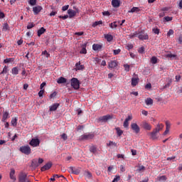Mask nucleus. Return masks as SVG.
Masks as SVG:
<instances>
[{"instance_id":"nucleus-1","label":"nucleus","mask_w":182,"mask_h":182,"mask_svg":"<svg viewBox=\"0 0 182 182\" xmlns=\"http://www.w3.org/2000/svg\"><path fill=\"white\" fill-rule=\"evenodd\" d=\"M18 181L19 182H31V179H29V176L25 172H20L18 174Z\"/></svg>"},{"instance_id":"nucleus-2","label":"nucleus","mask_w":182,"mask_h":182,"mask_svg":"<svg viewBox=\"0 0 182 182\" xmlns=\"http://www.w3.org/2000/svg\"><path fill=\"white\" fill-rule=\"evenodd\" d=\"M20 151H21V153L23 154H26V156H29V154L32 153V149H31V147L28 145L22 146L20 147Z\"/></svg>"},{"instance_id":"nucleus-3","label":"nucleus","mask_w":182,"mask_h":182,"mask_svg":"<svg viewBox=\"0 0 182 182\" xmlns=\"http://www.w3.org/2000/svg\"><path fill=\"white\" fill-rule=\"evenodd\" d=\"M71 86L75 89V90H77L80 87V82H79V80L77 78H72L71 79Z\"/></svg>"},{"instance_id":"nucleus-4","label":"nucleus","mask_w":182,"mask_h":182,"mask_svg":"<svg viewBox=\"0 0 182 182\" xmlns=\"http://www.w3.org/2000/svg\"><path fill=\"white\" fill-rule=\"evenodd\" d=\"M30 146L32 147H39V144H41V140L38 138H33L29 142Z\"/></svg>"},{"instance_id":"nucleus-5","label":"nucleus","mask_w":182,"mask_h":182,"mask_svg":"<svg viewBox=\"0 0 182 182\" xmlns=\"http://www.w3.org/2000/svg\"><path fill=\"white\" fill-rule=\"evenodd\" d=\"M95 137L94 134H85L80 136V140H92Z\"/></svg>"},{"instance_id":"nucleus-6","label":"nucleus","mask_w":182,"mask_h":182,"mask_svg":"<svg viewBox=\"0 0 182 182\" xmlns=\"http://www.w3.org/2000/svg\"><path fill=\"white\" fill-rule=\"evenodd\" d=\"M131 129L133 130L136 134H138V133H140V127L136 123L131 124Z\"/></svg>"},{"instance_id":"nucleus-7","label":"nucleus","mask_w":182,"mask_h":182,"mask_svg":"<svg viewBox=\"0 0 182 182\" xmlns=\"http://www.w3.org/2000/svg\"><path fill=\"white\" fill-rule=\"evenodd\" d=\"M157 133H159V129H154V131L149 134L152 140H157L159 139Z\"/></svg>"},{"instance_id":"nucleus-8","label":"nucleus","mask_w":182,"mask_h":182,"mask_svg":"<svg viewBox=\"0 0 182 182\" xmlns=\"http://www.w3.org/2000/svg\"><path fill=\"white\" fill-rule=\"evenodd\" d=\"M112 116L109 115V114H107V115H105V116H102V117H100L99 119H98V121L99 122H103L104 123H106V122H107V120H110V119H112Z\"/></svg>"},{"instance_id":"nucleus-9","label":"nucleus","mask_w":182,"mask_h":182,"mask_svg":"<svg viewBox=\"0 0 182 182\" xmlns=\"http://www.w3.org/2000/svg\"><path fill=\"white\" fill-rule=\"evenodd\" d=\"M68 173H71L72 174H79L80 171L76 168H74L73 166H70L68 168Z\"/></svg>"},{"instance_id":"nucleus-10","label":"nucleus","mask_w":182,"mask_h":182,"mask_svg":"<svg viewBox=\"0 0 182 182\" xmlns=\"http://www.w3.org/2000/svg\"><path fill=\"white\" fill-rule=\"evenodd\" d=\"M41 11L42 6H34L33 8V12L34 13V15H38V14H39V12H41Z\"/></svg>"},{"instance_id":"nucleus-11","label":"nucleus","mask_w":182,"mask_h":182,"mask_svg":"<svg viewBox=\"0 0 182 182\" xmlns=\"http://www.w3.org/2000/svg\"><path fill=\"white\" fill-rule=\"evenodd\" d=\"M50 167H52V163L48 162L41 168V171H46V170H49Z\"/></svg>"},{"instance_id":"nucleus-12","label":"nucleus","mask_w":182,"mask_h":182,"mask_svg":"<svg viewBox=\"0 0 182 182\" xmlns=\"http://www.w3.org/2000/svg\"><path fill=\"white\" fill-rule=\"evenodd\" d=\"M84 176L85 177V180L87 181H89V180H92V173H90V171H85V173H84Z\"/></svg>"},{"instance_id":"nucleus-13","label":"nucleus","mask_w":182,"mask_h":182,"mask_svg":"<svg viewBox=\"0 0 182 182\" xmlns=\"http://www.w3.org/2000/svg\"><path fill=\"white\" fill-rule=\"evenodd\" d=\"M117 66V63L114 60H111L109 63H108V67L111 69H114Z\"/></svg>"},{"instance_id":"nucleus-14","label":"nucleus","mask_w":182,"mask_h":182,"mask_svg":"<svg viewBox=\"0 0 182 182\" xmlns=\"http://www.w3.org/2000/svg\"><path fill=\"white\" fill-rule=\"evenodd\" d=\"M112 5L114 8H119L120 6V1L119 0H112Z\"/></svg>"},{"instance_id":"nucleus-15","label":"nucleus","mask_w":182,"mask_h":182,"mask_svg":"<svg viewBox=\"0 0 182 182\" xmlns=\"http://www.w3.org/2000/svg\"><path fill=\"white\" fill-rule=\"evenodd\" d=\"M59 106H60L59 103L53 104L51 107H50V112H55V110L58 109Z\"/></svg>"},{"instance_id":"nucleus-16","label":"nucleus","mask_w":182,"mask_h":182,"mask_svg":"<svg viewBox=\"0 0 182 182\" xmlns=\"http://www.w3.org/2000/svg\"><path fill=\"white\" fill-rule=\"evenodd\" d=\"M10 178L14 180V181H16V177H15V169L11 168L10 171Z\"/></svg>"},{"instance_id":"nucleus-17","label":"nucleus","mask_w":182,"mask_h":182,"mask_svg":"<svg viewBox=\"0 0 182 182\" xmlns=\"http://www.w3.org/2000/svg\"><path fill=\"white\" fill-rule=\"evenodd\" d=\"M102 48V46L100 44H93L92 49L93 50L97 51L101 50Z\"/></svg>"},{"instance_id":"nucleus-18","label":"nucleus","mask_w":182,"mask_h":182,"mask_svg":"<svg viewBox=\"0 0 182 182\" xmlns=\"http://www.w3.org/2000/svg\"><path fill=\"white\" fill-rule=\"evenodd\" d=\"M142 127H144L145 130H151V126L146 122L142 123Z\"/></svg>"},{"instance_id":"nucleus-19","label":"nucleus","mask_w":182,"mask_h":182,"mask_svg":"<svg viewBox=\"0 0 182 182\" xmlns=\"http://www.w3.org/2000/svg\"><path fill=\"white\" fill-rule=\"evenodd\" d=\"M138 38L141 41H147V39H149V35H147V34H139Z\"/></svg>"},{"instance_id":"nucleus-20","label":"nucleus","mask_w":182,"mask_h":182,"mask_svg":"<svg viewBox=\"0 0 182 182\" xmlns=\"http://www.w3.org/2000/svg\"><path fill=\"white\" fill-rule=\"evenodd\" d=\"M80 53L82 54V55H86V53H87V50H86V43H84L82 46V49L80 51Z\"/></svg>"},{"instance_id":"nucleus-21","label":"nucleus","mask_w":182,"mask_h":182,"mask_svg":"<svg viewBox=\"0 0 182 182\" xmlns=\"http://www.w3.org/2000/svg\"><path fill=\"white\" fill-rule=\"evenodd\" d=\"M68 14L69 15V18H73V16H76V11H73V9H69L68 11Z\"/></svg>"},{"instance_id":"nucleus-22","label":"nucleus","mask_w":182,"mask_h":182,"mask_svg":"<svg viewBox=\"0 0 182 182\" xmlns=\"http://www.w3.org/2000/svg\"><path fill=\"white\" fill-rule=\"evenodd\" d=\"M66 82H68V80H66V78H65L63 77H60L57 80V83H58L59 85H61L62 83H66Z\"/></svg>"},{"instance_id":"nucleus-23","label":"nucleus","mask_w":182,"mask_h":182,"mask_svg":"<svg viewBox=\"0 0 182 182\" xmlns=\"http://www.w3.org/2000/svg\"><path fill=\"white\" fill-rule=\"evenodd\" d=\"M9 117V112H4L3 114V117H2L1 121L5 123V122H6V119H8Z\"/></svg>"},{"instance_id":"nucleus-24","label":"nucleus","mask_w":182,"mask_h":182,"mask_svg":"<svg viewBox=\"0 0 182 182\" xmlns=\"http://www.w3.org/2000/svg\"><path fill=\"white\" fill-rule=\"evenodd\" d=\"M139 83V78L138 77H132V86H137Z\"/></svg>"},{"instance_id":"nucleus-25","label":"nucleus","mask_w":182,"mask_h":182,"mask_svg":"<svg viewBox=\"0 0 182 182\" xmlns=\"http://www.w3.org/2000/svg\"><path fill=\"white\" fill-rule=\"evenodd\" d=\"M32 167L36 168V167H39V164L38 163V159H33L31 163Z\"/></svg>"},{"instance_id":"nucleus-26","label":"nucleus","mask_w":182,"mask_h":182,"mask_svg":"<svg viewBox=\"0 0 182 182\" xmlns=\"http://www.w3.org/2000/svg\"><path fill=\"white\" fill-rule=\"evenodd\" d=\"M75 66H76V69H77V70H83V69H85V65H80V62L76 63Z\"/></svg>"},{"instance_id":"nucleus-27","label":"nucleus","mask_w":182,"mask_h":182,"mask_svg":"<svg viewBox=\"0 0 182 182\" xmlns=\"http://www.w3.org/2000/svg\"><path fill=\"white\" fill-rule=\"evenodd\" d=\"M108 147H117V144L112 141H109L108 144H107Z\"/></svg>"},{"instance_id":"nucleus-28","label":"nucleus","mask_w":182,"mask_h":182,"mask_svg":"<svg viewBox=\"0 0 182 182\" xmlns=\"http://www.w3.org/2000/svg\"><path fill=\"white\" fill-rule=\"evenodd\" d=\"M46 32V29L45 28L41 27L38 31V36H41V35H43V33Z\"/></svg>"},{"instance_id":"nucleus-29","label":"nucleus","mask_w":182,"mask_h":182,"mask_svg":"<svg viewBox=\"0 0 182 182\" xmlns=\"http://www.w3.org/2000/svg\"><path fill=\"white\" fill-rule=\"evenodd\" d=\"M105 38L107 39V42H112V41H113V36L110 34L105 35Z\"/></svg>"},{"instance_id":"nucleus-30","label":"nucleus","mask_w":182,"mask_h":182,"mask_svg":"<svg viewBox=\"0 0 182 182\" xmlns=\"http://www.w3.org/2000/svg\"><path fill=\"white\" fill-rule=\"evenodd\" d=\"M145 103L147 106H150L151 105H153V99L151 98H147L146 100H145Z\"/></svg>"},{"instance_id":"nucleus-31","label":"nucleus","mask_w":182,"mask_h":182,"mask_svg":"<svg viewBox=\"0 0 182 182\" xmlns=\"http://www.w3.org/2000/svg\"><path fill=\"white\" fill-rule=\"evenodd\" d=\"M16 124H18V119H16V117L13 118L11 120V126L16 127Z\"/></svg>"},{"instance_id":"nucleus-32","label":"nucleus","mask_w":182,"mask_h":182,"mask_svg":"<svg viewBox=\"0 0 182 182\" xmlns=\"http://www.w3.org/2000/svg\"><path fill=\"white\" fill-rule=\"evenodd\" d=\"M129 12L132 14L134 12H140V9L139 7H133Z\"/></svg>"},{"instance_id":"nucleus-33","label":"nucleus","mask_w":182,"mask_h":182,"mask_svg":"<svg viewBox=\"0 0 182 182\" xmlns=\"http://www.w3.org/2000/svg\"><path fill=\"white\" fill-rule=\"evenodd\" d=\"M115 130L117 131V134L119 137L123 134V130L120 129L119 127H117Z\"/></svg>"},{"instance_id":"nucleus-34","label":"nucleus","mask_w":182,"mask_h":182,"mask_svg":"<svg viewBox=\"0 0 182 182\" xmlns=\"http://www.w3.org/2000/svg\"><path fill=\"white\" fill-rule=\"evenodd\" d=\"M165 58H169L170 59H174V58H177V55L176 54H166L165 55Z\"/></svg>"},{"instance_id":"nucleus-35","label":"nucleus","mask_w":182,"mask_h":182,"mask_svg":"<svg viewBox=\"0 0 182 182\" xmlns=\"http://www.w3.org/2000/svg\"><path fill=\"white\" fill-rule=\"evenodd\" d=\"M151 63H152L153 65H156V63H157V57L152 56L151 58Z\"/></svg>"},{"instance_id":"nucleus-36","label":"nucleus","mask_w":182,"mask_h":182,"mask_svg":"<svg viewBox=\"0 0 182 182\" xmlns=\"http://www.w3.org/2000/svg\"><path fill=\"white\" fill-rule=\"evenodd\" d=\"M18 73H19V70L18 69V68L15 67L12 69L13 75H18Z\"/></svg>"},{"instance_id":"nucleus-37","label":"nucleus","mask_w":182,"mask_h":182,"mask_svg":"<svg viewBox=\"0 0 182 182\" xmlns=\"http://www.w3.org/2000/svg\"><path fill=\"white\" fill-rule=\"evenodd\" d=\"M8 73V66L5 65L4 68H3L2 72L1 73V75H5Z\"/></svg>"},{"instance_id":"nucleus-38","label":"nucleus","mask_w":182,"mask_h":182,"mask_svg":"<svg viewBox=\"0 0 182 182\" xmlns=\"http://www.w3.org/2000/svg\"><path fill=\"white\" fill-rule=\"evenodd\" d=\"M117 21H114L113 23H109L110 28H112V29H113V28H117Z\"/></svg>"},{"instance_id":"nucleus-39","label":"nucleus","mask_w":182,"mask_h":182,"mask_svg":"<svg viewBox=\"0 0 182 182\" xmlns=\"http://www.w3.org/2000/svg\"><path fill=\"white\" fill-rule=\"evenodd\" d=\"M4 31H9V25H8V23H5L3 26Z\"/></svg>"},{"instance_id":"nucleus-40","label":"nucleus","mask_w":182,"mask_h":182,"mask_svg":"<svg viewBox=\"0 0 182 182\" xmlns=\"http://www.w3.org/2000/svg\"><path fill=\"white\" fill-rule=\"evenodd\" d=\"M163 127H164V125L163 124H159L155 129H158L159 132H160V130H163Z\"/></svg>"},{"instance_id":"nucleus-41","label":"nucleus","mask_w":182,"mask_h":182,"mask_svg":"<svg viewBox=\"0 0 182 182\" xmlns=\"http://www.w3.org/2000/svg\"><path fill=\"white\" fill-rule=\"evenodd\" d=\"M90 151H91V153H93L95 154L96 151H97V149H96L95 146H91L90 148Z\"/></svg>"},{"instance_id":"nucleus-42","label":"nucleus","mask_w":182,"mask_h":182,"mask_svg":"<svg viewBox=\"0 0 182 182\" xmlns=\"http://www.w3.org/2000/svg\"><path fill=\"white\" fill-rule=\"evenodd\" d=\"M103 23L102 22V21H95L92 26L95 28V26H97V25H102Z\"/></svg>"},{"instance_id":"nucleus-43","label":"nucleus","mask_w":182,"mask_h":182,"mask_svg":"<svg viewBox=\"0 0 182 182\" xmlns=\"http://www.w3.org/2000/svg\"><path fill=\"white\" fill-rule=\"evenodd\" d=\"M35 26V23H30L27 26V29H32Z\"/></svg>"},{"instance_id":"nucleus-44","label":"nucleus","mask_w":182,"mask_h":182,"mask_svg":"<svg viewBox=\"0 0 182 182\" xmlns=\"http://www.w3.org/2000/svg\"><path fill=\"white\" fill-rule=\"evenodd\" d=\"M152 31L155 35H159V33H160V29L159 28H153Z\"/></svg>"},{"instance_id":"nucleus-45","label":"nucleus","mask_w":182,"mask_h":182,"mask_svg":"<svg viewBox=\"0 0 182 182\" xmlns=\"http://www.w3.org/2000/svg\"><path fill=\"white\" fill-rule=\"evenodd\" d=\"M42 55H44L46 58H49V56H50V54H49V53H48V51L46 50L43 51Z\"/></svg>"},{"instance_id":"nucleus-46","label":"nucleus","mask_w":182,"mask_h":182,"mask_svg":"<svg viewBox=\"0 0 182 182\" xmlns=\"http://www.w3.org/2000/svg\"><path fill=\"white\" fill-rule=\"evenodd\" d=\"M171 35H174V31L173 29H170L167 33V36H171Z\"/></svg>"},{"instance_id":"nucleus-47","label":"nucleus","mask_w":182,"mask_h":182,"mask_svg":"<svg viewBox=\"0 0 182 182\" xmlns=\"http://www.w3.org/2000/svg\"><path fill=\"white\" fill-rule=\"evenodd\" d=\"M10 62H14V58H6L4 60V63H9Z\"/></svg>"},{"instance_id":"nucleus-48","label":"nucleus","mask_w":182,"mask_h":182,"mask_svg":"<svg viewBox=\"0 0 182 182\" xmlns=\"http://www.w3.org/2000/svg\"><path fill=\"white\" fill-rule=\"evenodd\" d=\"M29 4L31 6H34V5H36V0H30Z\"/></svg>"},{"instance_id":"nucleus-49","label":"nucleus","mask_w":182,"mask_h":182,"mask_svg":"<svg viewBox=\"0 0 182 182\" xmlns=\"http://www.w3.org/2000/svg\"><path fill=\"white\" fill-rule=\"evenodd\" d=\"M114 52V55H119V53H120V52H122V50H120L119 48L117 50H113Z\"/></svg>"},{"instance_id":"nucleus-50","label":"nucleus","mask_w":182,"mask_h":182,"mask_svg":"<svg viewBox=\"0 0 182 182\" xmlns=\"http://www.w3.org/2000/svg\"><path fill=\"white\" fill-rule=\"evenodd\" d=\"M124 67L127 72H129V70H130V65H129L128 64L124 65Z\"/></svg>"},{"instance_id":"nucleus-51","label":"nucleus","mask_w":182,"mask_h":182,"mask_svg":"<svg viewBox=\"0 0 182 182\" xmlns=\"http://www.w3.org/2000/svg\"><path fill=\"white\" fill-rule=\"evenodd\" d=\"M43 93H45V90H41L38 92L39 97H42V96H43Z\"/></svg>"},{"instance_id":"nucleus-52","label":"nucleus","mask_w":182,"mask_h":182,"mask_svg":"<svg viewBox=\"0 0 182 182\" xmlns=\"http://www.w3.org/2000/svg\"><path fill=\"white\" fill-rule=\"evenodd\" d=\"M164 19L166 21V22H170V21H173V17L166 16L164 17Z\"/></svg>"},{"instance_id":"nucleus-53","label":"nucleus","mask_w":182,"mask_h":182,"mask_svg":"<svg viewBox=\"0 0 182 182\" xmlns=\"http://www.w3.org/2000/svg\"><path fill=\"white\" fill-rule=\"evenodd\" d=\"M133 119V116L132 114L129 115L127 118L125 119L127 122H130V120Z\"/></svg>"},{"instance_id":"nucleus-54","label":"nucleus","mask_w":182,"mask_h":182,"mask_svg":"<svg viewBox=\"0 0 182 182\" xmlns=\"http://www.w3.org/2000/svg\"><path fill=\"white\" fill-rule=\"evenodd\" d=\"M166 128L168 130H170V127H171V124H170V122H168V121H166Z\"/></svg>"},{"instance_id":"nucleus-55","label":"nucleus","mask_w":182,"mask_h":182,"mask_svg":"<svg viewBox=\"0 0 182 182\" xmlns=\"http://www.w3.org/2000/svg\"><path fill=\"white\" fill-rule=\"evenodd\" d=\"M170 8L168 7H164L161 9L162 12H168Z\"/></svg>"},{"instance_id":"nucleus-56","label":"nucleus","mask_w":182,"mask_h":182,"mask_svg":"<svg viewBox=\"0 0 182 182\" xmlns=\"http://www.w3.org/2000/svg\"><path fill=\"white\" fill-rule=\"evenodd\" d=\"M58 18H60V19H68L69 18V16H59Z\"/></svg>"},{"instance_id":"nucleus-57","label":"nucleus","mask_w":182,"mask_h":182,"mask_svg":"<svg viewBox=\"0 0 182 182\" xmlns=\"http://www.w3.org/2000/svg\"><path fill=\"white\" fill-rule=\"evenodd\" d=\"M127 49H128V50H130V49H133V44H127Z\"/></svg>"},{"instance_id":"nucleus-58","label":"nucleus","mask_w":182,"mask_h":182,"mask_svg":"<svg viewBox=\"0 0 182 182\" xmlns=\"http://www.w3.org/2000/svg\"><path fill=\"white\" fill-rule=\"evenodd\" d=\"M145 168L144 166H139L138 171H144Z\"/></svg>"},{"instance_id":"nucleus-59","label":"nucleus","mask_w":182,"mask_h":182,"mask_svg":"<svg viewBox=\"0 0 182 182\" xmlns=\"http://www.w3.org/2000/svg\"><path fill=\"white\" fill-rule=\"evenodd\" d=\"M124 127H129V121H126L124 120V124H123Z\"/></svg>"},{"instance_id":"nucleus-60","label":"nucleus","mask_w":182,"mask_h":182,"mask_svg":"<svg viewBox=\"0 0 182 182\" xmlns=\"http://www.w3.org/2000/svg\"><path fill=\"white\" fill-rule=\"evenodd\" d=\"M61 139H63L64 140H68V135H66V134H63L61 135Z\"/></svg>"},{"instance_id":"nucleus-61","label":"nucleus","mask_w":182,"mask_h":182,"mask_svg":"<svg viewBox=\"0 0 182 182\" xmlns=\"http://www.w3.org/2000/svg\"><path fill=\"white\" fill-rule=\"evenodd\" d=\"M139 53H144V47H141L139 50H138Z\"/></svg>"},{"instance_id":"nucleus-62","label":"nucleus","mask_w":182,"mask_h":182,"mask_svg":"<svg viewBox=\"0 0 182 182\" xmlns=\"http://www.w3.org/2000/svg\"><path fill=\"white\" fill-rule=\"evenodd\" d=\"M69 9V5H66L62 7V11H68Z\"/></svg>"},{"instance_id":"nucleus-63","label":"nucleus","mask_w":182,"mask_h":182,"mask_svg":"<svg viewBox=\"0 0 182 182\" xmlns=\"http://www.w3.org/2000/svg\"><path fill=\"white\" fill-rule=\"evenodd\" d=\"M120 180V176H117L116 178H114L112 181V182H117Z\"/></svg>"},{"instance_id":"nucleus-64","label":"nucleus","mask_w":182,"mask_h":182,"mask_svg":"<svg viewBox=\"0 0 182 182\" xmlns=\"http://www.w3.org/2000/svg\"><path fill=\"white\" fill-rule=\"evenodd\" d=\"M55 96H56V92H54L51 95H50V99H53V97H55Z\"/></svg>"}]
</instances>
